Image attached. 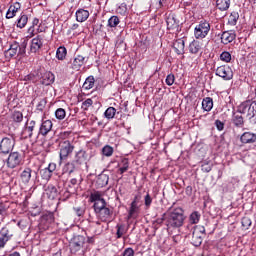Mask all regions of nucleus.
Here are the masks:
<instances>
[{
  "label": "nucleus",
  "instance_id": "1",
  "mask_svg": "<svg viewBox=\"0 0 256 256\" xmlns=\"http://www.w3.org/2000/svg\"><path fill=\"white\" fill-rule=\"evenodd\" d=\"M185 219V211H183L181 207L175 208L166 217L167 230L181 229L185 223Z\"/></svg>",
  "mask_w": 256,
  "mask_h": 256
},
{
  "label": "nucleus",
  "instance_id": "2",
  "mask_svg": "<svg viewBox=\"0 0 256 256\" xmlns=\"http://www.w3.org/2000/svg\"><path fill=\"white\" fill-rule=\"evenodd\" d=\"M94 213L102 223H107L113 217V208L107 207V202H104V204H100V206L94 208Z\"/></svg>",
  "mask_w": 256,
  "mask_h": 256
},
{
  "label": "nucleus",
  "instance_id": "3",
  "mask_svg": "<svg viewBox=\"0 0 256 256\" xmlns=\"http://www.w3.org/2000/svg\"><path fill=\"white\" fill-rule=\"evenodd\" d=\"M211 31V23L207 20H201L194 28V37L198 40H203Z\"/></svg>",
  "mask_w": 256,
  "mask_h": 256
},
{
  "label": "nucleus",
  "instance_id": "4",
  "mask_svg": "<svg viewBox=\"0 0 256 256\" xmlns=\"http://www.w3.org/2000/svg\"><path fill=\"white\" fill-rule=\"evenodd\" d=\"M73 151H75V146L71 144V141L66 140L60 143V152H59V165L63 163V161H67L71 155H73Z\"/></svg>",
  "mask_w": 256,
  "mask_h": 256
},
{
  "label": "nucleus",
  "instance_id": "5",
  "mask_svg": "<svg viewBox=\"0 0 256 256\" xmlns=\"http://www.w3.org/2000/svg\"><path fill=\"white\" fill-rule=\"evenodd\" d=\"M203 237H205V226H194L192 231V245L194 247H201L203 243Z\"/></svg>",
  "mask_w": 256,
  "mask_h": 256
},
{
  "label": "nucleus",
  "instance_id": "6",
  "mask_svg": "<svg viewBox=\"0 0 256 256\" xmlns=\"http://www.w3.org/2000/svg\"><path fill=\"white\" fill-rule=\"evenodd\" d=\"M37 133V122L35 120H27L22 132V139H31Z\"/></svg>",
  "mask_w": 256,
  "mask_h": 256
},
{
  "label": "nucleus",
  "instance_id": "7",
  "mask_svg": "<svg viewBox=\"0 0 256 256\" xmlns=\"http://www.w3.org/2000/svg\"><path fill=\"white\" fill-rule=\"evenodd\" d=\"M85 236L83 235H77L74 236V238L72 239V242L70 243V251L71 253H79V251H81L82 253H85V249L83 247H85Z\"/></svg>",
  "mask_w": 256,
  "mask_h": 256
},
{
  "label": "nucleus",
  "instance_id": "8",
  "mask_svg": "<svg viewBox=\"0 0 256 256\" xmlns=\"http://www.w3.org/2000/svg\"><path fill=\"white\" fill-rule=\"evenodd\" d=\"M215 75L223 81H231L233 79V68L229 65H221L215 69Z\"/></svg>",
  "mask_w": 256,
  "mask_h": 256
},
{
  "label": "nucleus",
  "instance_id": "9",
  "mask_svg": "<svg viewBox=\"0 0 256 256\" xmlns=\"http://www.w3.org/2000/svg\"><path fill=\"white\" fill-rule=\"evenodd\" d=\"M9 169H15L19 165H23V156L19 152H11L6 160Z\"/></svg>",
  "mask_w": 256,
  "mask_h": 256
},
{
  "label": "nucleus",
  "instance_id": "10",
  "mask_svg": "<svg viewBox=\"0 0 256 256\" xmlns=\"http://www.w3.org/2000/svg\"><path fill=\"white\" fill-rule=\"evenodd\" d=\"M15 147V138L13 136L11 137H5L0 142V153L3 155H7L13 151V148Z\"/></svg>",
  "mask_w": 256,
  "mask_h": 256
},
{
  "label": "nucleus",
  "instance_id": "11",
  "mask_svg": "<svg viewBox=\"0 0 256 256\" xmlns=\"http://www.w3.org/2000/svg\"><path fill=\"white\" fill-rule=\"evenodd\" d=\"M12 238L11 230L7 226L2 227L0 230V249H3Z\"/></svg>",
  "mask_w": 256,
  "mask_h": 256
},
{
  "label": "nucleus",
  "instance_id": "12",
  "mask_svg": "<svg viewBox=\"0 0 256 256\" xmlns=\"http://www.w3.org/2000/svg\"><path fill=\"white\" fill-rule=\"evenodd\" d=\"M57 169V164L50 163L48 167L40 170V177L44 181H49L53 177V171Z\"/></svg>",
  "mask_w": 256,
  "mask_h": 256
},
{
  "label": "nucleus",
  "instance_id": "13",
  "mask_svg": "<svg viewBox=\"0 0 256 256\" xmlns=\"http://www.w3.org/2000/svg\"><path fill=\"white\" fill-rule=\"evenodd\" d=\"M72 161L78 167H81V165H85V163H87V151L83 149L76 151L74 155V159Z\"/></svg>",
  "mask_w": 256,
  "mask_h": 256
},
{
  "label": "nucleus",
  "instance_id": "14",
  "mask_svg": "<svg viewBox=\"0 0 256 256\" xmlns=\"http://www.w3.org/2000/svg\"><path fill=\"white\" fill-rule=\"evenodd\" d=\"M43 47V35H37L31 40L30 51L31 53H38Z\"/></svg>",
  "mask_w": 256,
  "mask_h": 256
},
{
  "label": "nucleus",
  "instance_id": "15",
  "mask_svg": "<svg viewBox=\"0 0 256 256\" xmlns=\"http://www.w3.org/2000/svg\"><path fill=\"white\" fill-rule=\"evenodd\" d=\"M237 38V34L233 30L224 31L221 35V43L223 45H229V43H233Z\"/></svg>",
  "mask_w": 256,
  "mask_h": 256
},
{
  "label": "nucleus",
  "instance_id": "16",
  "mask_svg": "<svg viewBox=\"0 0 256 256\" xmlns=\"http://www.w3.org/2000/svg\"><path fill=\"white\" fill-rule=\"evenodd\" d=\"M51 129H53V122L51 120H44L39 127V135L47 137L51 133Z\"/></svg>",
  "mask_w": 256,
  "mask_h": 256
},
{
  "label": "nucleus",
  "instance_id": "17",
  "mask_svg": "<svg viewBox=\"0 0 256 256\" xmlns=\"http://www.w3.org/2000/svg\"><path fill=\"white\" fill-rule=\"evenodd\" d=\"M90 202L94 203L93 204V209H95L96 207H99L100 205L107 203V201H105V198L101 197V192L99 191H95L93 193L90 194Z\"/></svg>",
  "mask_w": 256,
  "mask_h": 256
},
{
  "label": "nucleus",
  "instance_id": "18",
  "mask_svg": "<svg viewBox=\"0 0 256 256\" xmlns=\"http://www.w3.org/2000/svg\"><path fill=\"white\" fill-rule=\"evenodd\" d=\"M141 213V205L131 202L130 208L128 210V219H137Z\"/></svg>",
  "mask_w": 256,
  "mask_h": 256
},
{
  "label": "nucleus",
  "instance_id": "19",
  "mask_svg": "<svg viewBox=\"0 0 256 256\" xmlns=\"http://www.w3.org/2000/svg\"><path fill=\"white\" fill-rule=\"evenodd\" d=\"M202 51H203V43L198 39L193 40L189 44V53H191V55H197L198 53H202Z\"/></svg>",
  "mask_w": 256,
  "mask_h": 256
},
{
  "label": "nucleus",
  "instance_id": "20",
  "mask_svg": "<svg viewBox=\"0 0 256 256\" xmlns=\"http://www.w3.org/2000/svg\"><path fill=\"white\" fill-rule=\"evenodd\" d=\"M17 53H19V43L14 42L10 45L9 49L4 52L5 59L8 61L11 60Z\"/></svg>",
  "mask_w": 256,
  "mask_h": 256
},
{
  "label": "nucleus",
  "instance_id": "21",
  "mask_svg": "<svg viewBox=\"0 0 256 256\" xmlns=\"http://www.w3.org/2000/svg\"><path fill=\"white\" fill-rule=\"evenodd\" d=\"M240 141L244 145L256 143V134L253 132H244L240 137Z\"/></svg>",
  "mask_w": 256,
  "mask_h": 256
},
{
  "label": "nucleus",
  "instance_id": "22",
  "mask_svg": "<svg viewBox=\"0 0 256 256\" xmlns=\"http://www.w3.org/2000/svg\"><path fill=\"white\" fill-rule=\"evenodd\" d=\"M173 49L177 55H185V40H176L173 44Z\"/></svg>",
  "mask_w": 256,
  "mask_h": 256
},
{
  "label": "nucleus",
  "instance_id": "23",
  "mask_svg": "<svg viewBox=\"0 0 256 256\" xmlns=\"http://www.w3.org/2000/svg\"><path fill=\"white\" fill-rule=\"evenodd\" d=\"M21 9V3L16 2L13 5H11L6 12V19H13L17 15V11Z\"/></svg>",
  "mask_w": 256,
  "mask_h": 256
},
{
  "label": "nucleus",
  "instance_id": "24",
  "mask_svg": "<svg viewBox=\"0 0 256 256\" xmlns=\"http://www.w3.org/2000/svg\"><path fill=\"white\" fill-rule=\"evenodd\" d=\"M199 221H201V213H199V211H194L189 215V223L186 226V229H190L191 225H197V223H199Z\"/></svg>",
  "mask_w": 256,
  "mask_h": 256
},
{
  "label": "nucleus",
  "instance_id": "25",
  "mask_svg": "<svg viewBox=\"0 0 256 256\" xmlns=\"http://www.w3.org/2000/svg\"><path fill=\"white\" fill-rule=\"evenodd\" d=\"M243 113L240 112H234L232 115V123L235 125V127H243L245 125V121L243 120Z\"/></svg>",
  "mask_w": 256,
  "mask_h": 256
},
{
  "label": "nucleus",
  "instance_id": "26",
  "mask_svg": "<svg viewBox=\"0 0 256 256\" xmlns=\"http://www.w3.org/2000/svg\"><path fill=\"white\" fill-rule=\"evenodd\" d=\"M31 173H33V170L31 168L27 167L25 168L21 174H20V180L24 185H27L29 181H31Z\"/></svg>",
  "mask_w": 256,
  "mask_h": 256
},
{
  "label": "nucleus",
  "instance_id": "27",
  "mask_svg": "<svg viewBox=\"0 0 256 256\" xmlns=\"http://www.w3.org/2000/svg\"><path fill=\"white\" fill-rule=\"evenodd\" d=\"M83 65H85V57L83 55H77L72 63V69L79 71Z\"/></svg>",
  "mask_w": 256,
  "mask_h": 256
},
{
  "label": "nucleus",
  "instance_id": "28",
  "mask_svg": "<svg viewBox=\"0 0 256 256\" xmlns=\"http://www.w3.org/2000/svg\"><path fill=\"white\" fill-rule=\"evenodd\" d=\"M77 165L75 164V162L72 160L70 162H67L63 168H62V173L63 174H68L71 175V173H75V169H77Z\"/></svg>",
  "mask_w": 256,
  "mask_h": 256
},
{
  "label": "nucleus",
  "instance_id": "29",
  "mask_svg": "<svg viewBox=\"0 0 256 256\" xmlns=\"http://www.w3.org/2000/svg\"><path fill=\"white\" fill-rule=\"evenodd\" d=\"M86 19H89V12L85 9H78L76 11V21L78 23H84Z\"/></svg>",
  "mask_w": 256,
  "mask_h": 256
},
{
  "label": "nucleus",
  "instance_id": "30",
  "mask_svg": "<svg viewBox=\"0 0 256 256\" xmlns=\"http://www.w3.org/2000/svg\"><path fill=\"white\" fill-rule=\"evenodd\" d=\"M118 167H120L118 169L119 175H123V173H127V171L129 170V159L127 158L122 159L121 162L118 164Z\"/></svg>",
  "mask_w": 256,
  "mask_h": 256
},
{
  "label": "nucleus",
  "instance_id": "31",
  "mask_svg": "<svg viewBox=\"0 0 256 256\" xmlns=\"http://www.w3.org/2000/svg\"><path fill=\"white\" fill-rule=\"evenodd\" d=\"M216 7L219 11H227L231 7V0H216Z\"/></svg>",
  "mask_w": 256,
  "mask_h": 256
},
{
  "label": "nucleus",
  "instance_id": "32",
  "mask_svg": "<svg viewBox=\"0 0 256 256\" xmlns=\"http://www.w3.org/2000/svg\"><path fill=\"white\" fill-rule=\"evenodd\" d=\"M202 109L209 112L213 109V98L206 97L202 100Z\"/></svg>",
  "mask_w": 256,
  "mask_h": 256
},
{
  "label": "nucleus",
  "instance_id": "33",
  "mask_svg": "<svg viewBox=\"0 0 256 256\" xmlns=\"http://www.w3.org/2000/svg\"><path fill=\"white\" fill-rule=\"evenodd\" d=\"M52 83H55V75L48 72L43 76L42 85H52Z\"/></svg>",
  "mask_w": 256,
  "mask_h": 256
},
{
  "label": "nucleus",
  "instance_id": "34",
  "mask_svg": "<svg viewBox=\"0 0 256 256\" xmlns=\"http://www.w3.org/2000/svg\"><path fill=\"white\" fill-rule=\"evenodd\" d=\"M28 21L29 17L26 14H21L19 19L17 20L16 27H18V29H23L27 25Z\"/></svg>",
  "mask_w": 256,
  "mask_h": 256
},
{
  "label": "nucleus",
  "instance_id": "35",
  "mask_svg": "<svg viewBox=\"0 0 256 256\" xmlns=\"http://www.w3.org/2000/svg\"><path fill=\"white\" fill-rule=\"evenodd\" d=\"M66 57H67V48H65V46H60L56 51V58L59 61H63L65 60Z\"/></svg>",
  "mask_w": 256,
  "mask_h": 256
},
{
  "label": "nucleus",
  "instance_id": "36",
  "mask_svg": "<svg viewBox=\"0 0 256 256\" xmlns=\"http://www.w3.org/2000/svg\"><path fill=\"white\" fill-rule=\"evenodd\" d=\"M47 194L49 199H57V197H59V191L57 190V187L53 185L48 186Z\"/></svg>",
  "mask_w": 256,
  "mask_h": 256
},
{
  "label": "nucleus",
  "instance_id": "37",
  "mask_svg": "<svg viewBox=\"0 0 256 256\" xmlns=\"http://www.w3.org/2000/svg\"><path fill=\"white\" fill-rule=\"evenodd\" d=\"M93 87H95V78L93 76H89L83 84V89L89 91V89H93Z\"/></svg>",
  "mask_w": 256,
  "mask_h": 256
},
{
  "label": "nucleus",
  "instance_id": "38",
  "mask_svg": "<svg viewBox=\"0 0 256 256\" xmlns=\"http://www.w3.org/2000/svg\"><path fill=\"white\" fill-rule=\"evenodd\" d=\"M97 183L100 187H106L109 185V175L101 174L98 176Z\"/></svg>",
  "mask_w": 256,
  "mask_h": 256
},
{
  "label": "nucleus",
  "instance_id": "39",
  "mask_svg": "<svg viewBox=\"0 0 256 256\" xmlns=\"http://www.w3.org/2000/svg\"><path fill=\"white\" fill-rule=\"evenodd\" d=\"M115 113H117V109H115V107H108L104 112V117L106 119H114Z\"/></svg>",
  "mask_w": 256,
  "mask_h": 256
},
{
  "label": "nucleus",
  "instance_id": "40",
  "mask_svg": "<svg viewBox=\"0 0 256 256\" xmlns=\"http://www.w3.org/2000/svg\"><path fill=\"white\" fill-rule=\"evenodd\" d=\"M237 21H239V12H232L228 18L229 25H237Z\"/></svg>",
  "mask_w": 256,
  "mask_h": 256
},
{
  "label": "nucleus",
  "instance_id": "41",
  "mask_svg": "<svg viewBox=\"0 0 256 256\" xmlns=\"http://www.w3.org/2000/svg\"><path fill=\"white\" fill-rule=\"evenodd\" d=\"M116 229L117 239H121V237H123L127 233V231L125 230V225L123 224H117Z\"/></svg>",
  "mask_w": 256,
  "mask_h": 256
},
{
  "label": "nucleus",
  "instance_id": "42",
  "mask_svg": "<svg viewBox=\"0 0 256 256\" xmlns=\"http://www.w3.org/2000/svg\"><path fill=\"white\" fill-rule=\"evenodd\" d=\"M121 23V20L119 19V16H112L108 19V27H117Z\"/></svg>",
  "mask_w": 256,
  "mask_h": 256
},
{
  "label": "nucleus",
  "instance_id": "43",
  "mask_svg": "<svg viewBox=\"0 0 256 256\" xmlns=\"http://www.w3.org/2000/svg\"><path fill=\"white\" fill-rule=\"evenodd\" d=\"M67 116V112L65 111V109L63 108H58L55 111V117L56 119H58L59 121H63V119H65V117Z\"/></svg>",
  "mask_w": 256,
  "mask_h": 256
},
{
  "label": "nucleus",
  "instance_id": "44",
  "mask_svg": "<svg viewBox=\"0 0 256 256\" xmlns=\"http://www.w3.org/2000/svg\"><path fill=\"white\" fill-rule=\"evenodd\" d=\"M45 107H47V98L41 99L36 105V111H40L43 113L45 111Z\"/></svg>",
  "mask_w": 256,
  "mask_h": 256
},
{
  "label": "nucleus",
  "instance_id": "45",
  "mask_svg": "<svg viewBox=\"0 0 256 256\" xmlns=\"http://www.w3.org/2000/svg\"><path fill=\"white\" fill-rule=\"evenodd\" d=\"M12 120L14 123H21L23 121V113L20 111H15L12 114Z\"/></svg>",
  "mask_w": 256,
  "mask_h": 256
},
{
  "label": "nucleus",
  "instance_id": "46",
  "mask_svg": "<svg viewBox=\"0 0 256 256\" xmlns=\"http://www.w3.org/2000/svg\"><path fill=\"white\" fill-rule=\"evenodd\" d=\"M231 54L229 51H223L221 54H220V60L221 61H224V63H231Z\"/></svg>",
  "mask_w": 256,
  "mask_h": 256
},
{
  "label": "nucleus",
  "instance_id": "47",
  "mask_svg": "<svg viewBox=\"0 0 256 256\" xmlns=\"http://www.w3.org/2000/svg\"><path fill=\"white\" fill-rule=\"evenodd\" d=\"M113 147L106 145L102 148V154L104 155V157H111V155H113Z\"/></svg>",
  "mask_w": 256,
  "mask_h": 256
},
{
  "label": "nucleus",
  "instance_id": "48",
  "mask_svg": "<svg viewBox=\"0 0 256 256\" xmlns=\"http://www.w3.org/2000/svg\"><path fill=\"white\" fill-rule=\"evenodd\" d=\"M167 23V29H175L177 27V22L174 17H169L166 20Z\"/></svg>",
  "mask_w": 256,
  "mask_h": 256
},
{
  "label": "nucleus",
  "instance_id": "49",
  "mask_svg": "<svg viewBox=\"0 0 256 256\" xmlns=\"http://www.w3.org/2000/svg\"><path fill=\"white\" fill-rule=\"evenodd\" d=\"M241 223H242V227L243 229H249L251 227V218L249 217H243L242 220H241Z\"/></svg>",
  "mask_w": 256,
  "mask_h": 256
},
{
  "label": "nucleus",
  "instance_id": "50",
  "mask_svg": "<svg viewBox=\"0 0 256 256\" xmlns=\"http://www.w3.org/2000/svg\"><path fill=\"white\" fill-rule=\"evenodd\" d=\"M201 169H202L203 173H209L213 169V165H211V163H209V162H206V163L202 164Z\"/></svg>",
  "mask_w": 256,
  "mask_h": 256
},
{
  "label": "nucleus",
  "instance_id": "51",
  "mask_svg": "<svg viewBox=\"0 0 256 256\" xmlns=\"http://www.w3.org/2000/svg\"><path fill=\"white\" fill-rule=\"evenodd\" d=\"M166 85L171 87L173 83H175V75L174 74H168L165 80Z\"/></svg>",
  "mask_w": 256,
  "mask_h": 256
},
{
  "label": "nucleus",
  "instance_id": "52",
  "mask_svg": "<svg viewBox=\"0 0 256 256\" xmlns=\"http://www.w3.org/2000/svg\"><path fill=\"white\" fill-rule=\"evenodd\" d=\"M69 197H71V192H69L68 190L60 192V201H67Z\"/></svg>",
  "mask_w": 256,
  "mask_h": 256
},
{
  "label": "nucleus",
  "instance_id": "53",
  "mask_svg": "<svg viewBox=\"0 0 256 256\" xmlns=\"http://www.w3.org/2000/svg\"><path fill=\"white\" fill-rule=\"evenodd\" d=\"M73 211L77 217H83L85 215V209L83 207H74Z\"/></svg>",
  "mask_w": 256,
  "mask_h": 256
},
{
  "label": "nucleus",
  "instance_id": "54",
  "mask_svg": "<svg viewBox=\"0 0 256 256\" xmlns=\"http://www.w3.org/2000/svg\"><path fill=\"white\" fill-rule=\"evenodd\" d=\"M58 137L59 139H62V141H66V139H69V137H71V131L60 132Z\"/></svg>",
  "mask_w": 256,
  "mask_h": 256
},
{
  "label": "nucleus",
  "instance_id": "55",
  "mask_svg": "<svg viewBox=\"0 0 256 256\" xmlns=\"http://www.w3.org/2000/svg\"><path fill=\"white\" fill-rule=\"evenodd\" d=\"M152 203H153V198H151V195L146 194V196L144 198L145 207L150 208Z\"/></svg>",
  "mask_w": 256,
  "mask_h": 256
},
{
  "label": "nucleus",
  "instance_id": "56",
  "mask_svg": "<svg viewBox=\"0 0 256 256\" xmlns=\"http://www.w3.org/2000/svg\"><path fill=\"white\" fill-rule=\"evenodd\" d=\"M117 12L120 15H125V13H127V4L122 3L118 8H117Z\"/></svg>",
  "mask_w": 256,
  "mask_h": 256
},
{
  "label": "nucleus",
  "instance_id": "57",
  "mask_svg": "<svg viewBox=\"0 0 256 256\" xmlns=\"http://www.w3.org/2000/svg\"><path fill=\"white\" fill-rule=\"evenodd\" d=\"M122 256H135V250H133V248H131V247L126 248L123 251Z\"/></svg>",
  "mask_w": 256,
  "mask_h": 256
},
{
  "label": "nucleus",
  "instance_id": "58",
  "mask_svg": "<svg viewBox=\"0 0 256 256\" xmlns=\"http://www.w3.org/2000/svg\"><path fill=\"white\" fill-rule=\"evenodd\" d=\"M91 105H93V100L91 98H88L82 103V108L87 110V108L91 107Z\"/></svg>",
  "mask_w": 256,
  "mask_h": 256
},
{
  "label": "nucleus",
  "instance_id": "59",
  "mask_svg": "<svg viewBox=\"0 0 256 256\" xmlns=\"http://www.w3.org/2000/svg\"><path fill=\"white\" fill-rule=\"evenodd\" d=\"M215 125L218 131H223V129H225V123H223L221 120H216Z\"/></svg>",
  "mask_w": 256,
  "mask_h": 256
},
{
  "label": "nucleus",
  "instance_id": "60",
  "mask_svg": "<svg viewBox=\"0 0 256 256\" xmlns=\"http://www.w3.org/2000/svg\"><path fill=\"white\" fill-rule=\"evenodd\" d=\"M172 240L175 243V245H177V243L181 242V235L176 234V235L172 236Z\"/></svg>",
  "mask_w": 256,
  "mask_h": 256
},
{
  "label": "nucleus",
  "instance_id": "61",
  "mask_svg": "<svg viewBox=\"0 0 256 256\" xmlns=\"http://www.w3.org/2000/svg\"><path fill=\"white\" fill-rule=\"evenodd\" d=\"M28 33H29L28 37H33L35 35V26H30L28 28Z\"/></svg>",
  "mask_w": 256,
  "mask_h": 256
},
{
  "label": "nucleus",
  "instance_id": "62",
  "mask_svg": "<svg viewBox=\"0 0 256 256\" xmlns=\"http://www.w3.org/2000/svg\"><path fill=\"white\" fill-rule=\"evenodd\" d=\"M33 79H35L34 74H28L24 77V81H33Z\"/></svg>",
  "mask_w": 256,
  "mask_h": 256
},
{
  "label": "nucleus",
  "instance_id": "63",
  "mask_svg": "<svg viewBox=\"0 0 256 256\" xmlns=\"http://www.w3.org/2000/svg\"><path fill=\"white\" fill-rule=\"evenodd\" d=\"M21 49H23V52H21V55H25V50L27 49V41L22 42Z\"/></svg>",
  "mask_w": 256,
  "mask_h": 256
},
{
  "label": "nucleus",
  "instance_id": "64",
  "mask_svg": "<svg viewBox=\"0 0 256 256\" xmlns=\"http://www.w3.org/2000/svg\"><path fill=\"white\" fill-rule=\"evenodd\" d=\"M5 213V204L0 203V215H3Z\"/></svg>",
  "mask_w": 256,
  "mask_h": 256
}]
</instances>
